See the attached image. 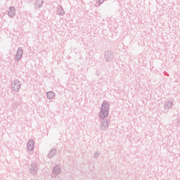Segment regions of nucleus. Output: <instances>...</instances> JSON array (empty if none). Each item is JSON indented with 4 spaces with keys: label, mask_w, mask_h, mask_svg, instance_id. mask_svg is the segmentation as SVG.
Returning a JSON list of instances; mask_svg holds the SVG:
<instances>
[{
    "label": "nucleus",
    "mask_w": 180,
    "mask_h": 180,
    "mask_svg": "<svg viewBox=\"0 0 180 180\" xmlns=\"http://www.w3.org/2000/svg\"><path fill=\"white\" fill-rule=\"evenodd\" d=\"M108 108L109 105H108V103H103L101 112L99 113L100 117H101L102 119H105V117H106L108 115H109V111L108 110Z\"/></svg>",
    "instance_id": "1"
},
{
    "label": "nucleus",
    "mask_w": 180,
    "mask_h": 180,
    "mask_svg": "<svg viewBox=\"0 0 180 180\" xmlns=\"http://www.w3.org/2000/svg\"><path fill=\"white\" fill-rule=\"evenodd\" d=\"M15 13H16V9H15V7L13 6L10 7L8 11V15L11 18H13V16H15Z\"/></svg>",
    "instance_id": "2"
},
{
    "label": "nucleus",
    "mask_w": 180,
    "mask_h": 180,
    "mask_svg": "<svg viewBox=\"0 0 180 180\" xmlns=\"http://www.w3.org/2000/svg\"><path fill=\"white\" fill-rule=\"evenodd\" d=\"M34 146V141L30 140L27 143V148L30 151H32L33 150Z\"/></svg>",
    "instance_id": "3"
},
{
    "label": "nucleus",
    "mask_w": 180,
    "mask_h": 180,
    "mask_svg": "<svg viewBox=\"0 0 180 180\" xmlns=\"http://www.w3.org/2000/svg\"><path fill=\"white\" fill-rule=\"evenodd\" d=\"M20 88V85L19 84V83L16 82V83L12 84V89H13V91H18Z\"/></svg>",
    "instance_id": "4"
},
{
    "label": "nucleus",
    "mask_w": 180,
    "mask_h": 180,
    "mask_svg": "<svg viewBox=\"0 0 180 180\" xmlns=\"http://www.w3.org/2000/svg\"><path fill=\"white\" fill-rule=\"evenodd\" d=\"M22 54H23V51L22 50H18L17 54L15 56L16 60H20L22 58Z\"/></svg>",
    "instance_id": "5"
},
{
    "label": "nucleus",
    "mask_w": 180,
    "mask_h": 180,
    "mask_svg": "<svg viewBox=\"0 0 180 180\" xmlns=\"http://www.w3.org/2000/svg\"><path fill=\"white\" fill-rule=\"evenodd\" d=\"M46 96L48 99H53V98H54V93L52 91H49L46 94Z\"/></svg>",
    "instance_id": "6"
},
{
    "label": "nucleus",
    "mask_w": 180,
    "mask_h": 180,
    "mask_svg": "<svg viewBox=\"0 0 180 180\" xmlns=\"http://www.w3.org/2000/svg\"><path fill=\"white\" fill-rule=\"evenodd\" d=\"M37 5L40 6V5H43V0H37Z\"/></svg>",
    "instance_id": "7"
},
{
    "label": "nucleus",
    "mask_w": 180,
    "mask_h": 180,
    "mask_svg": "<svg viewBox=\"0 0 180 180\" xmlns=\"http://www.w3.org/2000/svg\"><path fill=\"white\" fill-rule=\"evenodd\" d=\"M104 1L105 0H98L99 4H103Z\"/></svg>",
    "instance_id": "8"
},
{
    "label": "nucleus",
    "mask_w": 180,
    "mask_h": 180,
    "mask_svg": "<svg viewBox=\"0 0 180 180\" xmlns=\"http://www.w3.org/2000/svg\"><path fill=\"white\" fill-rule=\"evenodd\" d=\"M105 124H106V126H108V123L107 122H105Z\"/></svg>",
    "instance_id": "9"
}]
</instances>
